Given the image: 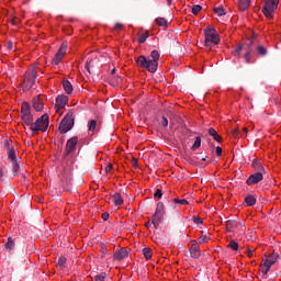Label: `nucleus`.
<instances>
[{
	"label": "nucleus",
	"mask_w": 281,
	"mask_h": 281,
	"mask_svg": "<svg viewBox=\"0 0 281 281\" xmlns=\"http://www.w3.org/2000/svg\"><path fill=\"white\" fill-rule=\"evenodd\" d=\"M151 59H149L150 63H154V69L157 71V68L159 67V52L158 50H153L151 54Z\"/></svg>",
	"instance_id": "f3484780"
},
{
	"label": "nucleus",
	"mask_w": 281,
	"mask_h": 281,
	"mask_svg": "<svg viewBox=\"0 0 281 281\" xmlns=\"http://www.w3.org/2000/svg\"><path fill=\"white\" fill-rule=\"evenodd\" d=\"M173 203H178L179 205H188V200L173 199Z\"/></svg>",
	"instance_id": "49530a36"
},
{
	"label": "nucleus",
	"mask_w": 281,
	"mask_h": 281,
	"mask_svg": "<svg viewBox=\"0 0 281 281\" xmlns=\"http://www.w3.org/2000/svg\"><path fill=\"white\" fill-rule=\"evenodd\" d=\"M101 251H102V254H106L109 250L106 249V246H102Z\"/></svg>",
	"instance_id": "0e129e2a"
},
{
	"label": "nucleus",
	"mask_w": 281,
	"mask_h": 281,
	"mask_svg": "<svg viewBox=\"0 0 281 281\" xmlns=\"http://www.w3.org/2000/svg\"><path fill=\"white\" fill-rule=\"evenodd\" d=\"M155 21L159 27H164L165 30L168 27V20L165 18H157Z\"/></svg>",
	"instance_id": "c756f323"
},
{
	"label": "nucleus",
	"mask_w": 281,
	"mask_h": 281,
	"mask_svg": "<svg viewBox=\"0 0 281 281\" xmlns=\"http://www.w3.org/2000/svg\"><path fill=\"white\" fill-rule=\"evenodd\" d=\"M254 251H256V250H252L251 248H247L248 258H254Z\"/></svg>",
	"instance_id": "6e6d98bb"
},
{
	"label": "nucleus",
	"mask_w": 281,
	"mask_h": 281,
	"mask_svg": "<svg viewBox=\"0 0 281 281\" xmlns=\"http://www.w3.org/2000/svg\"><path fill=\"white\" fill-rule=\"evenodd\" d=\"M249 5H251V0H239L238 2V9L241 12H245V10H248Z\"/></svg>",
	"instance_id": "4be33fe9"
},
{
	"label": "nucleus",
	"mask_w": 281,
	"mask_h": 281,
	"mask_svg": "<svg viewBox=\"0 0 281 281\" xmlns=\"http://www.w3.org/2000/svg\"><path fill=\"white\" fill-rule=\"evenodd\" d=\"M21 120L23 126H25L26 124H32V122H34V115H32V108L27 102H23L21 105Z\"/></svg>",
	"instance_id": "20e7f679"
},
{
	"label": "nucleus",
	"mask_w": 281,
	"mask_h": 281,
	"mask_svg": "<svg viewBox=\"0 0 281 281\" xmlns=\"http://www.w3.org/2000/svg\"><path fill=\"white\" fill-rule=\"evenodd\" d=\"M143 256L146 258V260H150V258H153V249L144 248Z\"/></svg>",
	"instance_id": "473e14b6"
},
{
	"label": "nucleus",
	"mask_w": 281,
	"mask_h": 281,
	"mask_svg": "<svg viewBox=\"0 0 281 281\" xmlns=\"http://www.w3.org/2000/svg\"><path fill=\"white\" fill-rule=\"evenodd\" d=\"M233 137H240V130L235 128V130L233 131Z\"/></svg>",
	"instance_id": "5fc2aeb1"
},
{
	"label": "nucleus",
	"mask_w": 281,
	"mask_h": 281,
	"mask_svg": "<svg viewBox=\"0 0 281 281\" xmlns=\"http://www.w3.org/2000/svg\"><path fill=\"white\" fill-rule=\"evenodd\" d=\"M11 168L14 177H19V170H21V165L19 160H11Z\"/></svg>",
	"instance_id": "412c9836"
},
{
	"label": "nucleus",
	"mask_w": 281,
	"mask_h": 281,
	"mask_svg": "<svg viewBox=\"0 0 281 281\" xmlns=\"http://www.w3.org/2000/svg\"><path fill=\"white\" fill-rule=\"evenodd\" d=\"M7 47H8V49L12 50V48H13L12 41L8 42Z\"/></svg>",
	"instance_id": "bf43d9fd"
},
{
	"label": "nucleus",
	"mask_w": 281,
	"mask_h": 281,
	"mask_svg": "<svg viewBox=\"0 0 281 281\" xmlns=\"http://www.w3.org/2000/svg\"><path fill=\"white\" fill-rule=\"evenodd\" d=\"M160 124H161V126H164V128H167V126H168V119L166 116H162L161 121H160Z\"/></svg>",
	"instance_id": "de8ad7c7"
},
{
	"label": "nucleus",
	"mask_w": 281,
	"mask_h": 281,
	"mask_svg": "<svg viewBox=\"0 0 281 281\" xmlns=\"http://www.w3.org/2000/svg\"><path fill=\"white\" fill-rule=\"evenodd\" d=\"M207 240H210V237L207 235H202L199 238L200 245H203V243H207Z\"/></svg>",
	"instance_id": "a18cd8bd"
},
{
	"label": "nucleus",
	"mask_w": 281,
	"mask_h": 281,
	"mask_svg": "<svg viewBox=\"0 0 281 281\" xmlns=\"http://www.w3.org/2000/svg\"><path fill=\"white\" fill-rule=\"evenodd\" d=\"M256 40V33H252V36L247 40L246 43L241 44V49L245 54H251L254 52V41Z\"/></svg>",
	"instance_id": "9d476101"
},
{
	"label": "nucleus",
	"mask_w": 281,
	"mask_h": 281,
	"mask_svg": "<svg viewBox=\"0 0 281 281\" xmlns=\"http://www.w3.org/2000/svg\"><path fill=\"white\" fill-rule=\"evenodd\" d=\"M25 126L30 127V131H32L33 133H38V131H43V127H41V125H38V123L36 122H31V124H26Z\"/></svg>",
	"instance_id": "a878e982"
},
{
	"label": "nucleus",
	"mask_w": 281,
	"mask_h": 281,
	"mask_svg": "<svg viewBox=\"0 0 281 281\" xmlns=\"http://www.w3.org/2000/svg\"><path fill=\"white\" fill-rule=\"evenodd\" d=\"M245 203L248 207H254V204L256 203V196L254 195H247L245 198Z\"/></svg>",
	"instance_id": "c85d7f7f"
},
{
	"label": "nucleus",
	"mask_w": 281,
	"mask_h": 281,
	"mask_svg": "<svg viewBox=\"0 0 281 281\" xmlns=\"http://www.w3.org/2000/svg\"><path fill=\"white\" fill-rule=\"evenodd\" d=\"M35 124L41 126L42 132L45 133L49 128V115L47 113L43 114L40 119L35 121Z\"/></svg>",
	"instance_id": "1a4fd4ad"
},
{
	"label": "nucleus",
	"mask_w": 281,
	"mask_h": 281,
	"mask_svg": "<svg viewBox=\"0 0 281 281\" xmlns=\"http://www.w3.org/2000/svg\"><path fill=\"white\" fill-rule=\"evenodd\" d=\"M106 279V272H101L94 277V281H104Z\"/></svg>",
	"instance_id": "58836bf2"
},
{
	"label": "nucleus",
	"mask_w": 281,
	"mask_h": 281,
	"mask_svg": "<svg viewBox=\"0 0 281 281\" xmlns=\"http://www.w3.org/2000/svg\"><path fill=\"white\" fill-rule=\"evenodd\" d=\"M193 223H195V225H203V220L201 217H193Z\"/></svg>",
	"instance_id": "603ef678"
},
{
	"label": "nucleus",
	"mask_w": 281,
	"mask_h": 281,
	"mask_svg": "<svg viewBox=\"0 0 281 281\" xmlns=\"http://www.w3.org/2000/svg\"><path fill=\"white\" fill-rule=\"evenodd\" d=\"M213 10H214L215 14H217V16H225V14H226L225 8H223V5L214 8Z\"/></svg>",
	"instance_id": "2f4dec72"
},
{
	"label": "nucleus",
	"mask_w": 281,
	"mask_h": 281,
	"mask_svg": "<svg viewBox=\"0 0 281 281\" xmlns=\"http://www.w3.org/2000/svg\"><path fill=\"white\" fill-rule=\"evenodd\" d=\"M228 249H233V251H238V243L231 240L227 245Z\"/></svg>",
	"instance_id": "4c0bfd02"
},
{
	"label": "nucleus",
	"mask_w": 281,
	"mask_h": 281,
	"mask_svg": "<svg viewBox=\"0 0 281 281\" xmlns=\"http://www.w3.org/2000/svg\"><path fill=\"white\" fill-rule=\"evenodd\" d=\"M36 78H38V71L36 70V67H33L26 75L24 78V89L26 91H30V89H32V87H34L35 82H36Z\"/></svg>",
	"instance_id": "39448f33"
},
{
	"label": "nucleus",
	"mask_w": 281,
	"mask_h": 281,
	"mask_svg": "<svg viewBox=\"0 0 281 281\" xmlns=\"http://www.w3.org/2000/svg\"><path fill=\"white\" fill-rule=\"evenodd\" d=\"M69 102V97L61 94L56 98L55 109L56 111H60V109H65L67 103Z\"/></svg>",
	"instance_id": "9b49d317"
},
{
	"label": "nucleus",
	"mask_w": 281,
	"mask_h": 281,
	"mask_svg": "<svg viewBox=\"0 0 281 281\" xmlns=\"http://www.w3.org/2000/svg\"><path fill=\"white\" fill-rule=\"evenodd\" d=\"M108 218H109V213H103V214H102V220H103V221H106Z\"/></svg>",
	"instance_id": "680f3d73"
},
{
	"label": "nucleus",
	"mask_w": 281,
	"mask_h": 281,
	"mask_svg": "<svg viewBox=\"0 0 281 281\" xmlns=\"http://www.w3.org/2000/svg\"><path fill=\"white\" fill-rule=\"evenodd\" d=\"M201 148V138L200 136L195 137L194 144L192 145V150H199Z\"/></svg>",
	"instance_id": "f704fd0d"
},
{
	"label": "nucleus",
	"mask_w": 281,
	"mask_h": 281,
	"mask_svg": "<svg viewBox=\"0 0 281 281\" xmlns=\"http://www.w3.org/2000/svg\"><path fill=\"white\" fill-rule=\"evenodd\" d=\"M67 54V43L64 42L61 46L59 47L58 52L53 58V65H60V60H63V57Z\"/></svg>",
	"instance_id": "0eeeda50"
},
{
	"label": "nucleus",
	"mask_w": 281,
	"mask_h": 281,
	"mask_svg": "<svg viewBox=\"0 0 281 281\" xmlns=\"http://www.w3.org/2000/svg\"><path fill=\"white\" fill-rule=\"evenodd\" d=\"M190 256L191 258H201V249L196 246V241H193L190 247Z\"/></svg>",
	"instance_id": "4468645a"
},
{
	"label": "nucleus",
	"mask_w": 281,
	"mask_h": 281,
	"mask_svg": "<svg viewBox=\"0 0 281 281\" xmlns=\"http://www.w3.org/2000/svg\"><path fill=\"white\" fill-rule=\"evenodd\" d=\"M243 131H244V133H248L249 132V130H247V127H244Z\"/></svg>",
	"instance_id": "338daca9"
},
{
	"label": "nucleus",
	"mask_w": 281,
	"mask_h": 281,
	"mask_svg": "<svg viewBox=\"0 0 281 281\" xmlns=\"http://www.w3.org/2000/svg\"><path fill=\"white\" fill-rule=\"evenodd\" d=\"M239 223L233 220L226 221V229L227 232H234L235 227H238Z\"/></svg>",
	"instance_id": "393cba45"
},
{
	"label": "nucleus",
	"mask_w": 281,
	"mask_h": 281,
	"mask_svg": "<svg viewBox=\"0 0 281 281\" xmlns=\"http://www.w3.org/2000/svg\"><path fill=\"white\" fill-rule=\"evenodd\" d=\"M4 148H5V150H10V149H12L14 147L10 145V140L9 139H5L4 140Z\"/></svg>",
	"instance_id": "3c124183"
},
{
	"label": "nucleus",
	"mask_w": 281,
	"mask_h": 281,
	"mask_svg": "<svg viewBox=\"0 0 281 281\" xmlns=\"http://www.w3.org/2000/svg\"><path fill=\"white\" fill-rule=\"evenodd\" d=\"M240 52H243V44H239L234 50L233 54L235 56H240Z\"/></svg>",
	"instance_id": "c03bdc74"
},
{
	"label": "nucleus",
	"mask_w": 281,
	"mask_h": 281,
	"mask_svg": "<svg viewBox=\"0 0 281 281\" xmlns=\"http://www.w3.org/2000/svg\"><path fill=\"white\" fill-rule=\"evenodd\" d=\"M164 221V215H159V213H155L151 217V223L155 229H159V225H161Z\"/></svg>",
	"instance_id": "dca6fc26"
},
{
	"label": "nucleus",
	"mask_w": 281,
	"mask_h": 281,
	"mask_svg": "<svg viewBox=\"0 0 281 281\" xmlns=\"http://www.w3.org/2000/svg\"><path fill=\"white\" fill-rule=\"evenodd\" d=\"M147 38H148V32L143 33V34H140L139 37H138V43H140V44H142V43H146Z\"/></svg>",
	"instance_id": "ea45409f"
},
{
	"label": "nucleus",
	"mask_w": 281,
	"mask_h": 281,
	"mask_svg": "<svg viewBox=\"0 0 281 281\" xmlns=\"http://www.w3.org/2000/svg\"><path fill=\"white\" fill-rule=\"evenodd\" d=\"M257 54L259 56H267V48L262 45L257 46Z\"/></svg>",
	"instance_id": "c9c22d12"
},
{
	"label": "nucleus",
	"mask_w": 281,
	"mask_h": 281,
	"mask_svg": "<svg viewBox=\"0 0 281 281\" xmlns=\"http://www.w3.org/2000/svg\"><path fill=\"white\" fill-rule=\"evenodd\" d=\"M145 227H150V222L145 223Z\"/></svg>",
	"instance_id": "69168bd1"
},
{
	"label": "nucleus",
	"mask_w": 281,
	"mask_h": 281,
	"mask_svg": "<svg viewBox=\"0 0 281 281\" xmlns=\"http://www.w3.org/2000/svg\"><path fill=\"white\" fill-rule=\"evenodd\" d=\"M66 263H67V258L59 257L58 262H57V267H59V269H65Z\"/></svg>",
	"instance_id": "e433bc0d"
},
{
	"label": "nucleus",
	"mask_w": 281,
	"mask_h": 281,
	"mask_svg": "<svg viewBox=\"0 0 281 281\" xmlns=\"http://www.w3.org/2000/svg\"><path fill=\"white\" fill-rule=\"evenodd\" d=\"M279 3L280 0H265V4L261 9L262 14H265L267 19H273V14H276Z\"/></svg>",
	"instance_id": "7ed1b4c3"
},
{
	"label": "nucleus",
	"mask_w": 281,
	"mask_h": 281,
	"mask_svg": "<svg viewBox=\"0 0 281 281\" xmlns=\"http://www.w3.org/2000/svg\"><path fill=\"white\" fill-rule=\"evenodd\" d=\"M279 258H280V255H278V252H272L270 256H268L263 260V267H269L271 269V267H273V265L278 262Z\"/></svg>",
	"instance_id": "f8f14e48"
},
{
	"label": "nucleus",
	"mask_w": 281,
	"mask_h": 281,
	"mask_svg": "<svg viewBox=\"0 0 281 281\" xmlns=\"http://www.w3.org/2000/svg\"><path fill=\"white\" fill-rule=\"evenodd\" d=\"M12 25H19V19L14 18L12 21H11Z\"/></svg>",
	"instance_id": "052dcab7"
},
{
	"label": "nucleus",
	"mask_w": 281,
	"mask_h": 281,
	"mask_svg": "<svg viewBox=\"0 0 281 281\" xmlns=\"http://www.w3.org/2000/svg\"><path fill=\"white\" fill-rule=\"evenodd\" d=\"M78 145V136H74L67 140L66 144V156L76 150V146Z\"/></svg>",
	"instance_id": "ddd939ff"
},
{
	"label": "nucleus",
	"mask_w": 281,
	"mask_h": 281,
	"mask_svg": "<svg viewBox=\"0 0 281 281\" xmlns=\"http://www.w3.org/2000/svg\"><path fill=\"white\" fill-rule=\"evenodd\" d=\"M154 196L155 199H161L164 196V193H161V189H157Z\"/></svg>",
	"instance_id": "09e8293b"
},
{
	"label": "nucleus",
	"mask_w": 281,
	"mask_h": 281,
	"mask_svg": "<svg viewBox=\"0 0 281 281\" xmlns=\"http://www.w3.org/2000/svg\"><path fill=\"white\" fill-rule=\"evenodd\" d=\"M0 181H3V168L0 167Z\"/></svg>",
	"instance_id": "e2e57ef3"
},
{
	"label": "nucleus",
	"mask_w": 281,
	"mask_h": 281,
	"mask_svg": "<svg viewBox=\"0 0 281 281\" xmlns=\"http://www.w3.org/2000/svg\"><path fill=\"white\" fill-rule=\"evenodd\" d=\"M111 170H113V165L112 164H108L106 167H105L106 175H109V172H111Z\"/></svg>",
	"instance_id": "4d7b16f0"
},
{
	"label": "nucleus",
	"mask_w": 281,
	"mask_h": 281,
	"mask_svg": "<svg viewBox=\"0 0 281 281\" xmlns=\"http://www.w3.org/2000/svg\"><path fill=\"white\" fill-rule=\"evenodd\" d=\"M124 258H128V250H126V248H122L114 252V260H124Z\"/></svg>",
	"instance_id": "2eb2a0df"
},
{
	"label": "nucleus",
	"mask_w": 281,
	"mask_h": 281,
	"mask_svg": "<svg viewBox=\"0 0 281 281\" xmlns=\"http://www.w3.org/2000/svg\"><path fill=\"white\" fill-rule=\"evenodd\" d=\"M201 10H203V7L195 4L192 7V14H199L201 12Z\"/></svg>",
	"instance_id": "a19ab883"
},
{
	"label": "nucleus",
	"mask_w": 281,
	"mask_h": 281,
	"mask_svg": "<svg viewBox=\"0 0 281 281\" xmlns=\"http://www.w3.org/2000/svg\"><path fill=\"white\" fill-rule=\"evenodd\" d=\"M74 110H70L59 124V133H61V135H65V133H69V131L74 128Z\"/></svg>",
	"instance_id": "f03ea898"
},
{
	"label": "nucleus",
	"mask_w": 281,
	"mask_h": 281,
	"mask_svg": "<svg viewBox=\"0 0 281 281\" xmlns=\"http://www.w3.org/2000/svg\"><path fill=\"white\" fill-rule=\"evenodd\" d=\"M215 153H216V156H217V157H221V156L223 155V148H222L221 146H217V147L215 148Z\"/></svg>",
	"instance_id": "864d4df0"
},
{
	"label": "nucleus",
	"mask_w": 281,
	"mask_h": 281,
	"mask_svg": "<svg viewBox=\"0 0 281 281\" xmlns=\"http://www.w3.org/2000/svg\"><path fill=\"white\" fill-rule=\"evenodd\" d=\"M124 25L120 22H117L115 25H114V30H116L117 32H120V30H122Z\"/></svg>",
	"instance_id": "13d9d810"
},
{
	"label": "nucleus",
	"mask_w": 281,
	"mask_h": 281,
	"mask_svg": "<svg viewBox=\"0 0 281 281\" xmlns=\"http://www.w3.org/2000/svg\"><path fill=\"white\" fill-rule=\"evenodd\" d=\"M209 135L213 137L215 142H218V144L223 142V137H221V135H218V132H216V130H214L213 127L209 128Z\"/></svg>",
	"instance_id": "5701e85b"
},
{
	"label": "nucleus",
	"mask_w": 281,
	"mask_h": 281,
	"mask_svg": "<svg viewBox=\"0 0 281 281\" xmlns=\"http://www.w3.org/2000/svg\"><path fill=\"white\" fill-rule=\"evenodd\" d=\"M97 126H98V121H95V120H90V121L88 122V128H89V131H90L91 133H93V131H95Z\"/></svg>",
	"instance_id": "72a5a7b5"
},
{
	"label": "nucleus",
	"mask_w": 281,
	"mask_h": 281,
	"mask_svg": "<svg viewBox=\"0 0 281 281\" xmlns=\"http://www.w3.org/2000/svg\"><path fill=\"white\" fill-rule=\"evenodd\" d=\"M136 64L140 69H147L149 74H155V63H151L150 59L146 58V56L140 55L136 58Z\"/></svg>",
	"instance_id": "423d86ee"
},
{
	"label": "nucleus",
	"mask_w": 281,
	"mask_h": 281,
	"mask_svg": "<svg viewBox=\"0 0 281 281\" xmlns=\"http://www.w3.org/2000/svg\"><path fill=\"white\" fill-rule=\"evenodd\" d=\"M112 203L116 206L122 205L124 203V199H122V194L120 193H114L111 195Z\"/></svg>",
	"instance_id": "a211bd4d"
},
{
	"label": "nucleus",
	"mask_w": 281,
	"mask_h": 281,
	"mask_svg": "<svg viewBox=\"0 0 281 281\" xmlns=\"http://www.w3.org/2000/svg\"><path fill=\"white\" fill-rule=\"evenodd\" d=\"M43 100H41V98H34L33 99V109H35L36 111H43Z\"/></svg>",
	"instance_id": "b1692460"
},
{
	"label": "nucleus",
	"mask_w": 281,
	"mask_h": 281,
	"mask_svg": "<svg viewBox=\"0 0 281 281\" xmlns=\"http://www.w3.org/2000/svg\"><path fill=\"white\" fill-rule=\"evenodd\" d=\"M265 173L262 172H255L252 175H250L248 177V179L246 180L247 186H256L258 183H260V181H262L265 179Z\"/></svg>",
	"instance_id": "6e6552de"
},
{
	"label": "nucleus",
	"mask_w": 281,
	"mask_h": 281,
	"mask_svg": "<svg viewBox=\"0 0 281 281\" xmlns=\"http://www.w3.org/2000/svg\"><path fill=\"white\" fill-rule=\"evenodd\" d=\"M7 155H8L9 161H16V160H19L16 158V150L14 149V147L9 149V150H7Z\"/></svg>",
	"instance_id": "bb28decb"
},
{
	"label": "nucleus",
	"mask_w": 281,
	"mask_h": 281,
	"mask_svg": "<svg viewBox=\"0 0 281 281\" xmlns=\"http://www.w3.org/2000/svg\"><path fill=\"white\" fill-rule=\"evenodd\" d=\"M63 87H64V91H66V93H68V95H70V93H74V86L71 85V82L69 80L64 79Z\"/></svg>",
	"instance_id": "6ab92c4d"
},
{
	"label": "nucleus",
	"mask_w": 281,
	"mask_h": 281,
	"mask_svg": "<svg viewBox=\"0 0 281 281\" xmlns=\"http://www.w3.org/2000/svg\"><path fill=\"white\" fill-rule=\"evenodd\" d=\"M244 58L247 64L251 63V53H245Z\"/></svg>",
	"instance_id": "8fccbe9b"
},
{
	"label": "nucleus",
	"mask_w": 281,
	"mask_h": 281,
	"mask_svg": "<svg viewBox=\"0 0 281 281\" xmlns=\"http://www.w3.org/2000/svg\"><path fill=\"white\" fill-rule=\"evenodd\" d=\"M4 247H5L7 251H12V249H14V239H12V237H9Z\"/></svg>",
	"instance_id": "7c9ffc66"
},
{
	"label": "nucleus",
	"mask_w": 281,
	"mask_h": 281,
	"mask_svg": "<svg viewBox=\"0 0 281 281\" xmlns=\"http://www.w3.org/2000/svg\"><path fill=\"white\" fill-rule=\"evenodd\" d=\"M85 67H86L87 71L91 74V67H93V60L92 59H88L86 61V66Z\"/></svg>",
	"instance_id": "37998d69"
},
{
	"label": "nucleus",
	"mask_w": 281,
	"mask_h": 281,
	"mask_svg": "<svg viewBox=\"0 0 281 281\" xmlns=\"http://www.w3.org/2000/svg\"><path fill=\"white\" fill-rule=\"evenodd\" d=\"M168 1V5H171L172 3V0H167Z\"/></svg>",
	"instance_id": "774afa93"
},
{
	"label": "nucleus",
	"mask_w": 281,
	"mask_h": 281,
	"mask_svg": "<svg viewBox=\"0 0 281 281\" xmlns=\"http://www.w3.org/2000/svg\"><path fill=\"white\" fill-rule=\"evenodd\" d=\"M155 214H159L161 216H166V206L162 204V202H159L157 204Z\"/></svg>",
	"instance_id": "cd10ccee"
},
{
	"label": "nucleus",
	"mask_w": 281,
	"mask_h": 281,
	"mask_svg": "<svg viewBox=\"0 0 281 281\" xmlns=\"http://www.w3.org/2000/svg\"><path fill=\"white\" fill-rule=\"evenodd\" d=\"M204 47H209L210 49H212V47H216V45L221 43V37L218 36L216 29L206 27L204 30Z\"/></svg>",
	"instance_id": "f257e3e1"
},
{
	"label": "nucleus",
	"mask_w": 281,
	"mask_h": 281,
	"mask_svg": "<svg viewBox=\"0 0 281 281\" xmlns=\"http://www.w3.org/2000/svg\"><path fill=\"white\" fill-rule=\"evenodd\" d=\"M254 170H256V172H261L265 173V167H262V164L260 161H258V159H254L252 164H251Z\"/></svg>",
	"instance_id": "aec40b11"
},
{
	"label": "nucleus",
	"mask_w": 281,
	"mask_h": 281,
	"mask_svg": "<svg viewBox=\"0 0 281 281\" xmlns=\"http://www.w3.org/2000/svg\"><path fill=\"white\" fill-rule=\"evenodd\" d=\"M269 271H271V268H269V266H265V263H261V273L262 276H267V273H269Z\"/></svg>",
	"instance_id": "79ce46f5"
}]
</instances>
